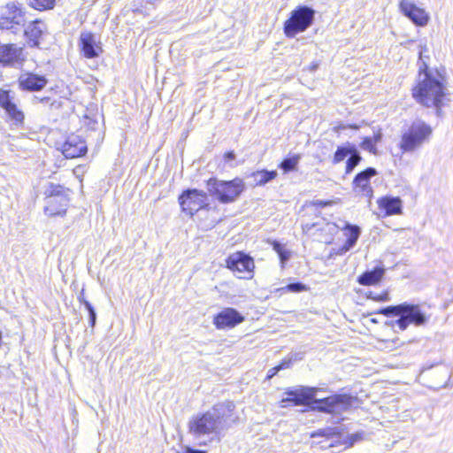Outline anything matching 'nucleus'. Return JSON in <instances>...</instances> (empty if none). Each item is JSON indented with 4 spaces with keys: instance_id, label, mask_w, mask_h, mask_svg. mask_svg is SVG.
I'll use <instances>...</instances> for the list:
<instances>
[{
    "instance_id": "obj_1",
    "label": "nucleus",
    "mask_w": 453,
    "mask_h": 453,
    "mask_svg": "<svg viewBox=\"0 0 453 453\" xmlns=\"http://www.w3.org/2000/svg\"><path fill=\"white\" fill-rule=\"evenodd\" d=\"M234 409L233 402H224L203 413L194 415L188 423V434L198 446H206L222 430L228 429L237 421Z\"/></svg>"
},
{
    "instance_id": "obj_2",
    "label": "nucleus",
    "mask_w": 453,
    "mask_h": 453,
    "mask_svg": "<svg viewBox=\"0 0 453 453\" xmlns=\"http://www.w3.org/2000/svg\"><path fill=\"white\" fill-rule=\"evenodd\" d=\"M318 391V388L303 386L288 389L285 392L287 396L280 401V406L286 408L288 405H311L312 410L336 416L338 422L342 419L341 418L342 414L349 411L357 401L356 396L347 394L333 395L326 398L316 399L314 396Z\"/></svg>"
},
{
    "instance_id": "obj_3",
    "label": "nucleus",
    "mask_w": 453,
    "mask_h": 453,
    "mask_svg": "<svg viewBox=\"0 0 453 453\" xmlns=\"http://www.w3.org/2000/svg\"><path fill=\"white\" fill-rule=\"evenodd\" d=\"M423 65L425 68L420 67L417 85L412 88V96L418 104L435 108L440 115L447 98V88L442 76L438 72L428 71L426 63Z\"/></svg>"
},
{
    "instance_id": "obj_4",
    "label": "nucleus",
    "mask_w": 453,
    "mask_h": 453,
    "mask_svg": "<svg viewBox=\"0 0 453 453\" xmlns=\"http://www.w3.org/2000/svg\"><path fill=\"white\" fill-rule=\"evenodd\" d=\"M378 313L387 317H397L396 319L388 322L387 325L393 328H398L400 331L406 330L410 325L424 326L428 321V316L421 310L419 305L408 303L382 308Z\"/></svg>"
},
{
    "instance_id": "obj_5",
    "label": "nucleus",
    "mask_w": 453,
    "mask_h": 453,
    "mask_svg": "<svg viewBox=\"0 0 453 453\" xmlns=\"http://www.w3.org/2000/svg\"><path fill=\"white\" fill-rule=\"evenodd\" d=\"M431 134L432 128L429 125L422 120H416L403 133L399 148L403 153L413 152L427 142Z\"/></svg>"
},
{
    "instance_id": "obj_6",
    "label": "nucleus",
    "mask_w": 453,
    "mask_h": 453,
    "mask_svg": "<svg viewBox=\"0 0 453 453\" xmlns=\"http://www.w3.org/2000/svg\"><path fill=\"white\" fill-rule=\"evenodd\" d=\"M207 188L211 196H215L222 203H229L236 200L244 189V184L241 179L232 180H219L211 178L207 181Z\"/></svg>"
},
{
    "instance_id": "obj_7",
    "label": "nucleus",
    "mask_w": 453,
    "mask_h": 453,
    "mask_svg": "<svg viewBox=\"0 0 453 453\" xmlns=\"http://www.w3.org/2000/svg\"><path fill=\"white\" fill-rule=\"evenodd\" d=\"M315 18V11L308 6L302 5L293 10L290 17L284 22V33L287 37L293 38L297 34L304 32L310 27Z\"/></svg>"
},
{
    "instance_id": "obj_8",
    "label": "nucleus",
    "mask_w": 453,
    "mask_h": 453,
    "mask_svg": "<svg viewBox=\"0 0 453 453\" xmlns=\"http://www.w3.org/2000/svg\"><path fill=\"white\" fill-rule=\"evenodd\" d=\"M26 22L27 12L21 4L11 0L0 7V29L13 30Z\"/></svg>"
},
{
    "instance_id": "obj_9",
    "label": "nucleus",
    "mask_w": 453,
    "mask_h": 453,
    "mask_svg": "<svg viewBox=\"0 0 453 453\" xmlns=\"http://www.w3.org/2000/svg\"><path fill=\"white\" fill-rule=\"evenodd\" d=\"M44 194L46 196L45 213L49 216L65 214L68 205V198L65 194L64 187L50 183Z\"/></svg>"
},
{
    "instance_id": "obj_10",
    "label": "nucleus",
    "mask_w": 453,
    "mask_h": 453,
    "mask_svg": "<svg viewBox=\"0 0 453 453\" xmlns=\"http://www.w3.org/2000/svg\"><path fill=\"white\" fill-rule=\"evenodd\" d=\"M226 267L241 279H251L255 264L253 258L243 252H235L226 259Z\"/></svg>"
},
{
    "instance_id": "obj_11",
    "label": "nucleus",
    "mask_w": 453,
    "mask_h": 453,
    "mask_svg": "<svg viewBox=\"0 0 453 453\" xmlns=\"http://www.w3.org/2000/svg\"><path fill=\"white\" fill-rule=\"evenodd\" d=\"M179 200L182 211L190 216L208 206L206 193L197 189H188L183 192Z\"/></svg>"
},
{
    "instance_id": "obj_12",
    "label": "nucleus",
    "mask_w": 453,
    "mask_h": 453,
    "mask_svg": "<svg viewBox=\"0 0 453 453\" xmlns=\"http://www.w3.org/2000/svg\"><path fill=\"white\" fill-rule=\"evenodd\" d=\"M377 174L375 168L368 167L356 175L353 180V190L358 195L367 197L369 200L373 196V190L370 184L372 177Z\"/></svg>"
},
{
    "instance_id": "obj_13",
    "label": "nucleus",
    "mask_w": 453,
    "mask_h": 453,
    "mask_svg": "<svg viewBox=\"0 0 453 453\" xmlns=\"http://www.w3.org/2000/svg\"><path fill=\"white\" fill-rule=\"evenodd\" d=\"M23 49L16 44L0 45V64L4 66H14L23 62Z\"/></svg>"
},
{
    "instance_id": "obj_14",
    "label": "nucleus",
    "mask_w": 453,
    "mask_h": 453,
    "mask_svg": "<svg viewBox=\"0 0 453 453\" xmlns=\"http://www.w3.org/2000/svg\"><path fill=\"white\" fill-rule=\"evenodd\" d=\"M244 320L234 308H225L214 317L213 323L218 329L232 328Z\"/></svg>"
},
{
    "instance_id": "obj_15",
    "label": "nucleus",
    "mask_w": 453,
    "mask_h": 453,
    "mask_svg": "<svg viewBox=\"0 0 453 453\" xmlns=\"http://www.w3.org/2000/svg\"><path fill=\"white\" fill-rule=\"evenodd\" d=\"M80 45L84 56L88 58H96L103 51L96 35L89 32L81 33Z\"/></svg>"
},
{
    "instance_id": "obj_16",
    "label": "nucleus",
    "mask_w": 453,
    "mask_h": 453,
    "mask_svg": "<svg viewBox=\"0 0 453 453\" xmlns=\"http://www.w3.org/2000/svg\"><path fill=\"white\" fill-rule=\"evenodd\" d=\"M62 152L67 158L83 156L87 152L86 142L78 135H70L62 146Z\"/></svg>"
},
{
    "instance_id": "obj_17",
    "label": "nucleus",
    "mask_w": 453,
    "mask_h": 453,
    "mask_svg": "<svg viewBox=\"0 0 453 453\" xmlns=\"http://www.w3.org/2000/svg\"><path fill=\"white\" fill-rule=\"evenodd\" d=\"M400 7L404 15L407 16L414 24L421 27L426 25L429 17L425 10L417 7L408 0H402Z\"/></svg>"
},
{
    "instance_id": "obj_18",
    "label": "nucleus",
    "mask_w": 453,
    "mask_h": 453,
    "mask_svg": "<svg viewBox=\"0 0 453 453\" xmlns=\"http://www.w3.org/2000/svg\"><path fill=\"white\" fill-rule=\"evenodd\" d=\"M46 84L47 80L43 76L30 73L19 78V86L24 90L38 91L42 89Z\"/></svg>"
},
{
    "instance_id": "obj_19",
    "label": "nucleus",
    "mask_w": 453,
    "mask_h": 453,
    "mask_svg": "<svg viewBox=\"0 0 453 453\" xmlns=\"http://www.w3.org/2000/svg\"><path fill=\"white\" fill-rule=\"evenodd\" d=\"M379 207L387 216L402 214V200L399 197L384 196L378 201Z\"/></svg>"
},
{
    "instance_id": "obj_20",
    "label": "nucleus",
    "mask_w": 453,
    "mask_h": 453,
    "mask_svg": "<svg viewBox=\"0 0 453 453\" xmlns=\"http://www.w3.org/2000/svg\"><path fill=\"white\" fill-rule=\"evenodd\" d=\"M342 229L344 230V235L347 237V240L342 248V251L347 252L356 245L361 230L359 226L349 223H345Z\"/></svg>"
},
{
    "instance_id": "obj_21",
    "label": "nucleus",
    "mask_w": 453,
    "mask_h": 453,
    "mask_svg": "<svg viewBox=\"0 0 453 453\" xmlns=\"http://www.w3.org/2000/svg\"><path fill=\"white\" fill-rule=\"evenodd\" d=\"M45 28V25L38 19L30 22L25 28L24 34L31 42H33L32 46L38 45V39L41 37Z\"/></svg>"
},
{
    "instance_id": "obj_22",
    "label": "nucleus",
    "mask_w": 453,
    "mask_h": 453,
    "mask_svg": "<svg viewBox=\"0 0 453 453\" xmlns=\"http://www.w3.org/2000/svg\"><path fill=\"white\" fill-rule=\"evenodd\" d=\"M384 275V269L376 267L372 271L364 273L358 277V283L364 286H369L378 283Z\"/></svg>"
},
{
    "instance_id": "obj_23",
    "label": "nucleus",
    "mask_w": 453,
    "mask_h": 453,
    "mask_svg": "<svg viewBox=\"0 0 453 453\" xmlns=\"http://www.w3.org/2000/svg\"><path fill=\"white\" fill-rule=\"evenodd\" d=\"M4 111L13 125H15L16 127L23 126L25 114L18 107L15 101H13L8 107H6L4 109Z\"/></svg>"
},
{
    "instance_id": "obj_24",
    "label": "nucleus",
    "mask_w": 453,
    "mask_h": 453,
    "mask_svg": "<svg viewBox=\"0 0 453 453\" xmlns=\"http://www.w3.org/2000/svg\"><path fill=\"white\" fill-rule=\"evenodd\" d=\"M277 176L276 171H257L252 173L251 177L255 182L256 185H265L267 182L271 181Z\"/></svg>"
},
{
    "instance_id": "obj_25",
    "label": "nucleus",
    "mask_w": 453,
    "mask_h": 453,
    "mask_svg": "<svg viewBox=\"0 0 453 453\" xmlns=\"http://www.w3.org/2000/svg\"><path fill=\"white\" fill-rule=\"evenodd\" d=\"M29 5L39 11L50 10L55 6V0H28Z\"/></svg>"
},
{
    "instance_id": "obj_26",
    "label": "nucleus",
    "mask_w": 453,
    "mask_h": 453,
    "mask_svg": "<svg viewBox=\"0 0 453 453\" xmlns=\"http://www.w3.org/2000/svg\"><path fill=\"white\" fill-rule=\"evenodd\" d=\"M360 160L361 157L359 153L355 149H353L352 152L350 153V157L348 158L346 163V173H350L359 164Z\"/></svg>"
},
{
    "instance_id": "obj_27",
    "label": "nucleus",
    "mask_w": 453,
    "mask_h": 453,
    "mask_svg": "<svg viewBox=\"0 0 453 453\" xmlns=\"http://www.w3.org/2000/svg\"><path fill=\"white\" fill-rule=\"evenodd\" d=\"M14 95L11 90L0 88V106L4 110L14 101Z\"/></svg>"
},
{
    "instance_id": "obj_28",
    "label": "nucleus",
    "mask_w": 453,
    "mask_h": 453,
    "mask_svg": "<svg viewBox=\"0 0 453 453\" xmlns=\"http://www.w3.org/2000/svg\"><path fill=\"white\" fill-rule=\"evenodd\" d=\"M300 157L299 156H294L292 157L285 158L281 164L280 167L284 170V172H289L292 170H295L296 166L297 165L299 162Z\"/></svg>"
},
{
    "instance_id": "obj_29",
    "label": "nucleus",
    "mask_w": 453,
    "mask_h": 453,
    "mask_svg": "<svg viewBox=\"0 0 453 453\" xmlns=\"http://www.w3.org/2000/svg\"><path fill=\"white\" fill-rule=\"evenodd\" d=\"M354 148L338 147L334 153V164L342 162L349 154L352 152Z\"/></svg>"
},
{
    "instance_id": "obj_30",
    "label": "nucleus",
    "mask_w": 453,
    "mask_h": 453,
    "mask_svg": "<svg viewBox=\"0 0 453 453\" xmlns=\"http://www.w3.org/2000/svg\"><path fill=\"white\" fill-rule=\"evenodd\" d=\"M305 290H307L306 286L300 282L290 283V284L287 285L286 287H283V288H280L278 289V291H281V292L288 291V292H295V293H298V292H302V291H305Z\"/></svg>"
},
{
    "instance_id": "obj_31",
    "label": "nucleus",
    "mask_w": 453,
    "mask_h": 453,
    "mask_svg": "<svg viewBox=\"0 0 453 453\" xmlns=\"http://www.w3.org/2000/svg\"><path fill=\"white\" fill-rule=\"evenodd\" d=\"M290 360H284L280 365L270 369L268 371L266 379L271 380L273 376H275L280 370L288 368L290 366Z\"/></svg>"
},
{
    "instance_id": "obj_32",
    "label": "nucleus",
    "mask_w": 453,
    "mask_h": 453,
    "mask_svg": "<svg viewBox=\"0 0 453 453\" xmlns=\"http://www.w3.org/2000/svg\"><path fill=\"white\" fill-rule=\"evenodd\" d=\"M360 147L365 150H368L371 153L376 154V144L374 143L373 139L372 137H365L363 140Z\"/></svg>"
},
{
    "instance_id": "obj_33",
    "label": "nucleus",
    "mask_w": 453,
    "mask_h": 453,
    "mask_svg": "<svg viewBox=\"0 0 453 453\" xmlns=\"http://www.w3.org/2000/svg\"><path fill=\"white\" fill-rule=\"evenodd\" d=\"M84 306L86 307V309L88 310V314H89L90 326H94L96 325V311L88 301H84Z\"/></svg>"
},
{
    "instance_id": "obj_34",
    "label": "nucleus",
    "mask_w": 453,
    "mask_h": 453,
    "mask_svg": "<svg viewBox=\"0 0 453 453\" xmlns=\"http://www.w3.org/2000/svg\"><path fill=\"white\" fill-rule=\"evenodd\" d=\"M369 297L374 301L378 302H388L390 301V296L388 292H384L380 295H372V293L369 295Z\"/></svg>"
},
{
    "instance_id": "obj_35",
    "label": "nucleus",
    "mask_w": 453,
    "mask_h": 453,
    "mask_svg": "<svg viewBox=\"0 0 453 453\" xmlns=\"http://www.w3.org/2000/svg\"><path fill=\"white\" fill-rule=\"evenodd\" d=\"M279 257L281 264L284 265L290 258V252L283 250L281 252H280Z\"/></svg>"
},
{
    "instance_id": "obj_36",
    "label": "nucleus",
    "mask_w": 453,
    "mask_h": 453,
    "mask_svg": "<svg viewBox=\"0 0 453 453\" xmlns=\"http://www.w3.org/2000/svg\"><path fill=\"white\" fill-rule=\"evenodd\" d=\"M177 453H206V451L194 449L190 447H186L182 452H177Z\"/></svg>"
},
{
    "instance_id": "obj_37",
    "label": "nucleus",
    "mask_w": 453,
    "mask_h": 453,
    "mask_svg": "<svg viewBox=\"0 0 453 453\" xmlns=\"http://www.w3.org/2000/svg\"><path fill=\"white\" fill-rule=\"evenodd\" d=\"M273 247V250L278 253V255L280 254V252L285 250L284 247L278 242H274Z\"/></svg>"
},
{
    "instance_id": "obj_38",
    "label": "nucleus",
    "mask_w": 453,
    "mask_h": 453,
    "mask_svg": "<svg viewBox=\"0 0 453 453\" xmlns=\"http://www.w3.org/2000/svg\"><path fill=\"white\" fill-rule=\"evenodd\" d=\"M372 138L373 139V142H374L375 144L377 142H380L381 139H382L381 132L379 130L376 134H374V135Z\"/></svg>"
},
{
    "instance_id": "obj_39",
    "label": "nucleus",
    "mask_w": 453,
    "mask_h": 453,
    "mask_svg": "<svg viewBox=\"0 0 453 453\" xmlns=\"http://www.w3.org/2000/svg\"><path fill=\"white\" fill-rule=\"evenodd\" d=\"M234 158H235V155L233 151H229L225 154V159L227 161L234 160Z\"/></svg>"
},
{
    "instance_id": "obj_40",
    "label": "nucleus",
    "mask_w": 453,
    "mask_h": 453,
    "mask_svg": "<svg viewBox=\"0 0 453 453\" xmlns=\"http://www.w3.org/2000/svg\"><path fill=\"white\" fill-rule=\"evenodd\" d=\"M330 203H331V202H324V201H320V200H318L315 202L316 205L322 206V207L326 206Z\"/></svg>"
},
{
    "instance_id": "obj_41",
    "label": "nucleus",
    "mask_w": 453,
    "mask_h": 453,
    "mask_svg": "<svg viewBox=\"0 0 453 453\" xmlns=\"http://www.w3.org/2000/svg\"><path fill=\"white\" fill-rule=\"evenodd\" d=\"M326 226L328 227L329 231H332L334 229L335 226L330 223H326Z\"/></svg>"
},
{
    "instance_id": "obj_42",
    "label": "nucleus",
    "mask_w": 453,
    "mask_h": 453,
    "mask_svg": "<svg viewBox=\"0 0 453 453\" xmlns=\"http://www.w3.org/2000/svg\"><path fill=\"white\" fill-rule=\"evenodd\" d=\"M79 301L84 304V301H86L83 297V294L81 293L78 297Z\"/></svg>"
},
{
    "instance_id": "obj_43",
    "label": "nucleus",
    "mask_w": 453,
    "mask_h": 453,
    "mask_svg": "<svg viewBox=\"0 0 453 453\" xmlns=\"http://www.w3.org/2000/svg\"><path fill=\"white\" fill-rule=\"evenodd\" d=\"M49 100H50V98L45 97V98H41V99H40V102H41V103H43V104H46V103H48V102H49Z\"/></svg>"
},
{
    "instance_id": "obj_44",
    "label": "nucleus",
    "mask_w": 453,
    "mask_h": 453,
    "mask_svg": "<svg viewBox=\"0 0 453 453\" xmlns=\"http://www.w3.org/2000/svg\"><path fill=\"white\" fill-rule=\"evenodd\" d=\"M315 226H316V224H313V225H312V227H315ZM311 226H309L308 225H306V226H304V230H311Z\"/></svg>"
},
{
    "instance_id": "obj_45",
    "label": "nucleus",
    "mask_w": 453,
    "mask_h": 453,
    "mask_svg": "<svg viewBox=\"0 0 453 453\" xmlns=\"http://www.w3.org/2000/svg\"><path fill=\"white\" fill-rule=\"evenodd\" d=\"M349 127L354 128V129H357V128H358V127H357V126H356V125H354V126H349Z\"/></svg>"
},
{
    "instance_id": "obj_46",
    "label": "nucleus",
    "mask_w": 453,
    "mask_h": 453,
    "mask_svg": "<svg viewBox=\"0 0 453 453\" xmlns=\"http://www.w3.org/2000/svg\"><path fill=\"white\" fill-rule=\"evenodd\" d=\"M317 68V65H312V70H315Z\"/></svg>"
},
{
    "instance_id": "obj_47",
    "label": "nucleus",
    "mask_w": 453,
    "mask_h": 453,
    "mask_svg": "<svg viewBox=\"0 0 453 453\" xmlns=\"http://www.w3.org/2000/svg\"><path fill=\"white\" fill-rule=\"evenodd\" d=\"M55 206H56L57 208H58V207H59V204H58V203H55Z\"/></svg>"
}]
</instances>
